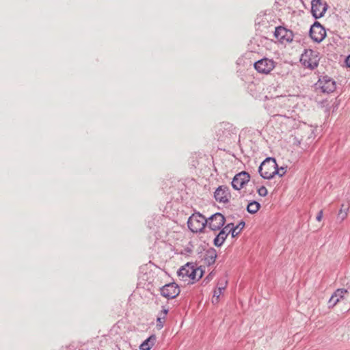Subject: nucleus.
I'll list each match as a JSON object with an SVG mask.
<instances>
[{"label":"nucleus","mask_w":350,"mask_h":350,"mask_svg":"<svg viewBox=\"0 0 350 350\" xmlns=\"http://www.w3.org/2000/svg\"><path fill=\"white\" fill-rule=\"evenodd\" d=\"M258 172L264 179H271L278 173V167L275 159L268 157L265 159L258 167Z\"/></svg>","instance_id":"1"},{"label":"nucleus","mask_w":350,"mask_h":350,"mask_svg":"<svg viewBox=\"0 0 350 350\" xmlns=\"http://www.w3.org/2000/svg\"><path fill=\"white\" fill-rule=\"evenodd\" d=\"M258 54L248 52L237 61V64H244L245 66H274V62L271 59L263 57L257 59Z\"/></svg>","instance_id":"2"},{"label":"nucleus","mask_w":350,"mask_h":350,"mask_svg":"<svg viewBox=\"0 0 350 350\" xmlns=\"http://www.w3.org/2000/svg\"><path fill=\"white\" fill-rule=\"evenodd\" d=\"M206 224V218L198 212L192 214L187 221V226L189 229L195 233L203 232Z\"/></svg>","instance_id":"3"},{"label":"nucleus","mask_w":350,"mask_h":350,"mask_svg":"<svg viewBox=\"0 0 350 350\" xmlns=\"http://www.w3.org/2000/svg\"><path fill=\"white\" fill-rule=\"evenodd\" d=\"M236 134L235 127L229 122H221L217 127L216 137L219 141L225 142Z\"/></svg>","instance_id":"4"},{"label":"nucleus","mask_w":350,"mask_h":350,"mask_svg":"<svg viewBox=\"0 0 350 350\" xmlns=\"http://www.w3.org/2000/svg\"><path fill=\"white\" fill-rule=\"evenodd\" d=\"M319 53L312 49H305L301 54L300 62L303 66H318L319 62Z\"/></svg>","instance_id":"5"},{"label":"nucleus","mask_w":350,"mask_h":350,"mask_svg":"<svg viewBox=\"0 0 350 350\" xmlns=\"http://www.w3.org/2000/svg\"><path fill=\"white\" fill-rule=\"evenodd\" d=\"M208 228L213 231H217L225 224L226 218L220 213H216L206 219Z\"/></svg>","instance_id":"6"},{"label":"nucleus","mask_w":350,"mask_h":350,"mask_svg":"<svg viewBox=\"0 0 350 350\" xmlns=\"http://www.w3.org/2000/svg\"><path fill=\"white\" fill-rule=\"evenodd\" d=\"M160 293L163 297L170 299L176 297L180 294V289L179 286L174 282L161 287Z\"/></svg>","instance_id":"7"},{"label":"nucleus","mask_w":350,"mask_h":350,"mask_svg":"<svg viewBox=\"0 0 350 350\" xmlns=\"http://www.w3.org/2000/svg\"><path fill=\"white\" fill-rule=\"evenodd\" d=\"M316 85L323 92L327 94L333 92L336 88V81L327 75L320 77Z\"/></svg>","instance_id":"8"},{"label":"nucleus","mask_w":350,"mask_h":350,"mask_svg":"<svg viewBox=\"0 0 350 350\" xmlns=\"http://www.w3.org/2000/svg\"><path fill=\"white\" fill-rule=\"evenodd\" d=\"M309 33L312 40L317 43L323 41L326 36L325 28L318 21H315L311 26Z\"/></svg>","instance_id":"9"},{"label":"nucleus","mask_w":350,"mask_h":350,"mask_svg":"<svg viewBox=\"0 0 350 350\" xmlns=\"http://www.w3.org/2000/svg\"><path fill=\"white\" fill-rule=\"evenodd\" d=\"M250 180V175L245 171L237 174L232 178L231 185L234 189L240 190Z\"/></svg>","instance_id":"10"},{"label":"nucleus","mask_w":350,"mask_h":350,"mask_svg":"<svg viewBox=\"0 0 350 350\" xmlns=\"http://www.w3.org/2000/svg\"><path fill=\"white\" fill-rule=\"evenodd\" d=\"M274 36L282 43L291 42L294 36L291 30L288 29L282 26H279L275 28Z\"/></svg>","instance_id":"11"},{"label":"nucleus","mask_w":350,"mask_h":350,"mask_svg":"<svg viewBox=\"0 0 350 350\" xmlns=\"http://www.w3.org/2000/svg\"><path fill=\"white\" fill-rule=\"evenodd\" d=\"M327 8V5L321 0H312L311 2V12L316 19L323 16Z\"/></svg>","instance_id":"12"},{"label":"nucleus","mask_w":350,"mask_h":350,"mask_svg":"<svg viewBox=\"0 0 350 350\" xmlns=\"http://www.w3.org/2000/svg\"><path fill=\"white\" fill-rule=\"evenodd\" d=\"M231 196L230 189L227 186H219L214 192V198L217 202L226 204Z\"/></svg>","instance_id":"13"},{"label":"nucleus","mask_w":350,"mask_h":350,"mask_svg":"<svg viewBox=\"0 0 350 350\" xmlns=\"http://www.w3.org/2000/svg\"><path fill=\"white\" fill-rule=\"evenodd\" d=\"M194 267L193 262H187L184 266H182L178 271L177 273L179 277L182 278L183 280H187L188 278L191 280V271Z\"/></svg>","instance_id":"14"},{"label":"nucleus","mask_w":350,"mask_h":350,"mask_svg":"<svg viewBox=\"0 0 350 350\" xmlns=\"http://www.w3.org/2000/svg\"><path fill=\"white\" fill-rule=\"evenodd\" d=\"M347 293V290L345 288L337 289L331 296L329 300V307H334L336 305L341 299H343L345 293Z\"/></svg>","instance_id":"15"},{"label":"nucleus","mask_w":350,"mask_h":350,"mask_svg":"<svg viewBox=\"0 0 350 350\" xmlns=\"http://www.w3.org/2000/svg\"><path fill=\"white\" fill-rule=\"evenodd\" d=\"M217 256V252L214 248L207 250L204 256L205 263L208 266L214 264Z\"/></svg>","instance_id":"16"},{"label":"nucleus","mask_w":350,"mask_h":350,"mask_svg":"<svg viewBox=\"0 0 350 350\" xmlns=\"http://www.w3.org/2000/svg\"><path fill=\"white\" fill-rule=\"evenodd\" d=\"M157 340L155 334H152L147 339H146L139 346L140 350H150L154 345Z\"/></svg>","instance_id":"17"},{"label":"nucleus","mask_w":350,"mask_h":350,"mask_svg":"<svg viewBox=\"0 0 350 350\" xmlns=\"http://www.w3.org/2000/svg\"><path fill=\"white\" fill-rule=\"evenodd\" d=\"M227 232L225 230H223L222 229H220L219 232L218 234L215 237L213 241V243L216 247H220L224 243V241L228 237Z\"/></svg>","instance_id":"18"},{"label":"nucleus","mask_w":350,"mask_h":350,"mask_svg":"<svg viewBox=\"0 0 350 350\" xmlns=\"http://www.w3.org/2000/svg\"><path fill=\"white\" fill-rule=\"evenodd\" d=\"M191 273H192L191 280L193 282H194L195 281L199 280L202 277L204 271L201 269V267H197L194 264V267Z\"/></svg>","instance_id":"19"},{"label":"nucleus","mask_w":350,"mask_h":350,"mask_svg":"<svg viewBox=\"0 0 350 350\" xmlns=\"http://www.w3.org/2000/svg\"><path fill=\"white\" fill-rule=\"evenodd\" d=\"M260 208V203L256 201L253 200L248 203L246 209L248 213H250L251 214H254L259 211Z\"/></svg>","instance_id":"20"},{"label":"nucleus","mask_w":350,"mask_h":350,"mask_svg":"<svg viewBox=\"0 0 350 350\" xmlns=\"http://www.w3.org/2000/svg\"><path fill=\"white\" fill-rule=\"evenodd\" d=\"M350 205L342 204L341 205L340 209L338 213V219L340 221H343L348 215V211L349 209Z\"/></svg>","instance_id":"21"},{"label":"nucleus","mask_w":350,"mask_h":350,"mask_svg":"<svg viewBox=\"0 0 350 350\" xmlns=\"http://www.w3.org/2000/svg\"><path fill=\"white\" fill-rule=\"evenodd\" d=\"M222 230L227 232L228 234H231L232 237H235L239 234V232H235L233 228V223L228 224L222 228Z\"/></svg>","instance_id":"22"},{"label":"nucleus","mask_w":350,"mask_h":350,"mask_svg":"<svg viewBox=\"0 0 350 350\" xmlns=\"http://www.w3.org/2000/svg\"><path fill=\"white\" fill-rule=\"evenodd\" d=\"M223 291H224L223 286L222 287L217 286V288L214 291L213 300H212L213 303L218 302V299H219V296L222 294Z\"/></svg>","instance_id":"23"},{"label":"nucleus","mask_w":350,"mask_h":350,"mask_svg":"<svg viewBox=\"0 0 350 350\" xmlns=\"http://www.w3.org/2000/svg\"><path fill=\"white\" fill-rule=\"evenodd\" d=\"M254 69L259 73L269 74L275 67H254Z\"/></svg>","instance_id":"24"},{"label":"nucleus","mask_w":350,"mask_h":350,"mask_svg":"<svg viewBox=\"0 0 350 350\" xmlns=\"http://www.w3.org/2000/svg\"><path fill=\"white\" fill-rule=\"evenodd\" d=\"M165 322V318L164 317L158 316L157 318V327L159 329H161L163 327L164 323Z\"/></svg>","instance_id":"25"},{"label":"nucleus","mask_w":350,"mask_h":350,"mask_svg":"<svg viewBox=\"0 0 350 350\" xmlns=\"http://www.w3.org/2000/svg\"><path fill=\"white\" fill-rule=\"evenodd\" d=\"M245 221L242 220L236 226H234V225L233 224V228L234 229L235 232H239L240 233L245 227Z\"/></svg>","instance_id":"26"},{"label":"nucleus","mask_w":350,"mask_h":350,"mask_svg":"<svg viewBox=\"0 0 350 350\" xmlns=\"http://www.w3.org/2000/svg\"><path fill=\"white\" fill-rule=\"evenodd\" d=\"M257 191L260 196L265 197L267 195V189L264 186L260 187Z\"/></svg>","instance_id":"27"},{"label":"nucleus","mask_w":350,"mask_h":350,"mask_svg":"<svg viewBox=\"0 0 350 350\" xmlns=\"http://www.w3.org/2000/svg\"><path fill=\"white\" fill-rule=\"evenodd\" d=\"M227 280L225 278H221L218 281L217 286L218 287H222L224 288V290H225L226 285H227Z\"/></svg>","instance_id":"28"},{"label":"nucleus","mask_w":350,"mask_h":350,"mask_svg":"<svg viewBox=\"0 0 350 350\" xmlns=\"http://www.w3.org/2000/svg\"><path fill=\"white\" fill-rule=\"evenodd\" d=\"M286 172V168L282 167L280 169L278 168V173H276L280 177L283 176Z\"/></svg>","instance_id":"29"},{"label":"nucleus","mask_w":350,"mask_h":350,"mask_svg":"<svg viewBox=\"0 0 350 350\" xmlns=\"http://www.w3.org/2000/svg\"><path fill=\"white\" fill-rule=\"evenodd\" d=\"M169 310L168 308H165V307H163L162 310L159 312V316L161 317V314H163L164 318H166V315L168 313Z\"/></svg>","instance_id":"30"},{"label":"nucleus","mask_w":350,"mask_h":350,"mask_svg":"<svg viewBox=\"0 0 350 350\" xmlns=\"http://www.w3.org/2000/svg\"><path fill=\"white\" fill-rule=\"evenodd\" d=\"M323 210H321L317 215V217H316V219L318 221H321L322 218H323Z\"/></svg>","instance_id":"31"},{"label":"nucleus","mask_w":350,"mask_h":350,"mask_svg":"<svg viewBox=\"0 0 350 350\" xmlns=\"http://www.w3.org/2000/svg\"><path fill=\"white\" fill-rule=\"evenodd\" d=\"M345 66H350V55L344 57Z\"/></svg>","instance_id":"32"},{"label":"nucleus","mask_w":350,"mask_h":350,"mask_svg":"<svg viewBox=\"0 0 350 350\" xmlns=\"http://www.w3.org/2000/svg\"><path fill=\"white\" fill-rule=\"evenodd\" d=\"M308 68H309L310 69H311V70H313V69H314L316 67L311 66V67H308Z\"/></svg>","instance_id":"33"},{"label":"nucleus","mask_w":350,"mask_h":350,"mask_svg":"<svg viewBox=\"0 0 350 350\" xmlns=\"http://www.w3.org/2000/svg\"><path fill=\"white\" fill-rule=\"evenodd\" d=\"M210 275H211V274H209V275H207V278H211V276H210Z\"/></svg>","instance_id":"34"},{"label":"nucleus","mask_w":350,"mask_h":350,"mask_svg":"<svg viewBox=\"0 0 350 350\" xmlns=\"http://www.w3.org/2000/svg\"><path fill=\"white\" fill-rule=\"evenodd\" d=\"M210 275H211V274H209V275H207V278H211V276H210Z\"/></svg>","instance_id":"35"}]
</instances>
